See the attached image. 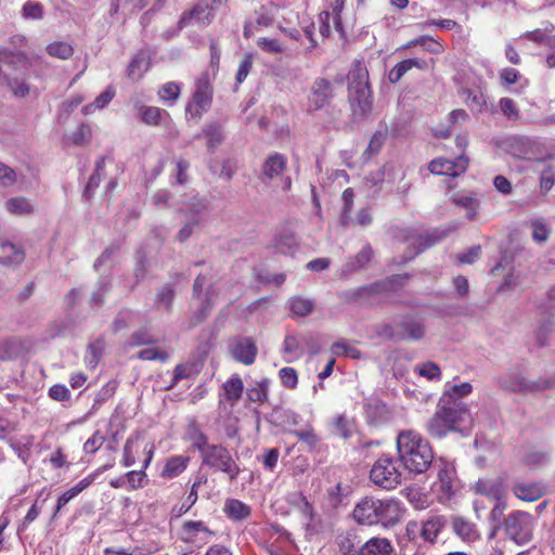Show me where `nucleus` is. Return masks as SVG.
Here are the masks:
<instances>
[{
    "mask_svg": "<svg viewBox=\"0 0 555 555\" xmlns=\"http://www.w3.org/2000/svg\"><path fill=\"white\" fill-rule=\"evenodd\" d=\"M514 494L522 501H537L544 493V487L539 483H518L513 489Z\"/></svg>",
    "mask_w": 555,
    "mask_h": 555,
    "instance_id": "473e14b6",
    "label": "nucleus"
},
{
    "mask_svg": "<svg viewBox=\"0 0 555 555\" xmlns=\"http://www.w3.org/2000/svg\"><path fill=\"white\" fill-rule=\"evenodd\" d=\"M367 78L369 75L365 68L358 67L352 72L349 102L352 117L356 120L364 119L372 111V91Z\"/></svg>",
    "mask_w": 555,
    "mask_h": 555,
    "instance_id": "20e7f679",
    "label": "nucleus"
},
{
    "mask_svg": "<svg viewBox=\"0 0 555 555\" xmlns=\"http://www.w3.org/2000/svg\"><path fill=\"white\" fill-rule=\"evenodd\" d=\"M156 339L144 328L135 331L129 338L128 345L131 347L152 345Z\"/></svg>",
    "mask_w": 555,
    "mask_h": 555,
    "instance_id": "13d9d810",
    "label": "nucleus"
},
{
    "mask_svg": "<svg viewBox=\"0 0 555 555\" xmlns=\"http://www.w3.org/2000/svg\"><path fill=\"white\" fill-rule=\"evenodd\" d=\"M149 68V61L144 53L137 54L130 62L127 68V75L129 78L137 80L142 77L143 73Z\"/></svg>",
    "mask_w": 555,
    "mask_h": 555,
    "instance_id": "37998d69",
    "label": "nucleus"
},
{
    "mask_svg": "<svg viewBox=\"0 0 555 555\" xmlns=\"http://www.w3.org/2000/svg\"><path fill=\"white\" fill-rule=\"evenodd\" d=\"M105 442V436L100 430L94 434L85 442L83 451L86 453L94 454Z\"/></svg>",
    "mask_w": 555,
    "mask_h": 555,
    "instance_id": "0e129e2a",
    "label": "nucleus"
},
{
    "mask_svg": "<svg viewBox=\"0 0 555 555\" xmlns=\"http://www.w3.org/2000/svg\"><path fill=\"white\" fill-rule=\"evenodd\" d=\"M211 18L212 14L208 4L204 1L198 2L193 7L192 10L182 13L178 22V29L181 30L182 28L188 26L192 21L198 24L208 25L211 22Z\"/></svg>",
    "mask_w": 555,
    "mask_h": 555,
    "instance_id": "6ab92c4d",
    "label": "nucleus"
},
{
    "mask_svg": "<svg viewBox=\"0 0 555 555\" xmlns=\"http://www.w3.org/2000/svg\"><path fill=\"white\" fill-rule=\"evenodd\" d=\"M182 541L192 543L197 546L205 545L209 542L210 538L215 534L209 530L201 520H189L182 526Z\"/></svg>",
    "mask_w": 555,
    "mask_h": 555,
    "instance_id": "4468645a",
    "label": "nucleus"
},
{
    "mask_svg": "<svg viewBox=\"0 0 555 555\" xmlns=\"http://www.w3.org/2000/svg\"><path fill=\"white\" fill-rule=\"evenodd\" d=\"M299 242L294 231L281 230L274 237L275 248L284 255H293L298 248Z\"/></svg>",
    "mask_w": 555,
    "mask_h": 555,
    "instance_id": "a878e982",
    "label": "nucleus"
},
{
    "mask_svg": "<svg viewBox=\"0 0 555 555\" xmlns=\"http://www.w3.org/2000/svg\"><path fill=\"white\" fill-rule=\"evenodd\" d=\"M398 328V340H421L426 334V327L424 322L411 314L402 318L397 324Z\"/></svg>",
    "mask_w": 555,
    "mask_h": 555,
    "instance_id": "2eb2a0df",
    "label": "nucleus"
},
{
    "mask_svg": "<svg viewBox=\"0 0 555 555\" xmlns=\"http://www.w3.org/2000/svg\"><path fill=\"white\" fill-rule=\"evenodd\" d=\"M409 279L408 274H396L392 275L388 282H376L366 286L359 287L354 291L352 297L354 299H371L375 295L385 294L390 289L389 284L397 283L403 285L405 280Z\"/></svg>",
    "mask_w": 555,
    "mask_h": 555,
    "instance_id": "f3484780",
    "label": "nucleus"
},
{
    "mask_svg": "<svg viewBox=\"0 0 555 555\" xmlns=\"http://www.w3.org/2000/svg\"><path fill=\"white\" fill-rule=\"evenodd\" d=\"M300 442L307 444L310 449H313L319 443V437L315 434L314 429L309 427L304 430H295L293 433Z\"/></svg>",
    "mask_w": 555,
    "mask_h": 555,
    "instance_id": "052dcab7",
    "label": "nucleus"
},
{
    "mask_svg": "<svg viewBox=\"0 0 555 555\" xmlns=\"http://www.w3.org/2000/svg\"><path fill=\"white\" fill-rule=\"evenodd\" d=\"M287 167V157L279 152L270 153L260 170L259 179L263 183H269L272 180L283 176Z\"/></svg>",
    "mask_w": 555,
    "mask_h": 555,
    "instance_id": "ddd939ff",
    "label": "nucleus"
},
{
    "mask_svg": "<svg viewBox=\"0 0 555 555\" xmlns=\"http://www.w3.org/2000/svg\"><path fill=\"white\" fill-rule=\"evenodd\" d=\"M115 96V90L112 87H108L102 93H100L93 103L87 104L82 107L81 112L83 115H90L95 112V109H101L105 107Z\"/></svg>",
    "mask_w": 555,
    "mask_h": 555,
    "instance_id": "a19ab883",
    "label": "nucleus"
},
{
    "mask_svg": "<svg viewBox=\"0 0 555 555\" xmlns=\"http://www.w3.org/2000/svg\"><path fill=\"white\" fill-rule=\"evenodd\" d=\"M279 374L285 387L294 389L297 386L298 376L295 369L286 366L281 369Z\"/></svg>",
    "mask_w": 555,
    "mask_h": 555,
    "instance_id": "774afa93",
    "label": "nucleus"
},
{
    "mask_svg": "<svg viewBox=\"0 0 555 555\" xmlns=\"http://www.w3.org/2000/svg\"><path fill=\"white\" fill-rule=\"evenodd\" d=\"M420 46L425 51L433 54H441L444 51L443 46L429 36H420L401 46L397 51L406 50L412 47Z\"/></svg>",
    "mask_w": 555,
    "mask_h": 555,
    "instance_id": "f704fd0d",
    "label": "nucleus"
},
{
    "mask_svg": "<svg viewBox=\"0 0 555 555\" xmlns=\"http://www.w3.org/2000/svg\"><path fill=\"white\" fill-rule=\"evenodd\" d=\"M496 380L500 388L516 393H535L552 388L550 379L541 377L537 380H529L517 367L501 374Z\"/></svg>",
    "mask_w": 555,
    "mask_h": 555,
    "instance_id": "423d86ee",
    "label": "nucleus"
},
{
    "mask_svg": "<svg viewBox=\"0 0 555 555\" xmlns=\"http://www.w3.org/2000/svg\"><path fill=\"white\" fill-rule=\"evenodd\" d=\"M206 284L207 279L205 275L199 274L196 276L193 284V300L196 308L189 319L190 328H193L204 322L216 304V298L218 296L216 285L209 284L208 287L204 289Z\"/></svg>",
    "mask_w": 555,
    "mask_h": 555,
    "instance_id": "39448f33",
    "label": "nucleus"
},
{
    "mask_svg": "<svg viewBox=\"0 0 555 555\" xmlns=\"http://www.w3.org/2000/svg\"><path fill=\"white\" fill-rule=\"evenodd\" d=\"M438 466V486L441 492V499L449 500L454 494L455 469L453 465L440 461Z\"/></svg>",
    "mask_w": 555,
    "mask_h": 555,
    "instance_id": "a211bd4d",
    "label": "nucleus"
},
{
    "mask_svg": "<svg viewBox=\"0 0 555 555\" xmlns=\"http://www.w3.org/2000/svg\"><path fill=\"white\" fill-rule=\"evenodd\" d=\"M414 371L428 380H440L442 375L439 365L433 361L416 365Z\"/></svg>",
    "mask_w": 555,
    "mask_h": 555,
    "instance_id": "49530a36",
    "label": "nucleus"
},
{
    "mask_svg": "<svg viewBox=\"0 0 555 555\" xmlns=\"http://www.w3.org/2000/svg\"><path fill=\"white\" fill-rule=\"evenodd\" d=\"M7 210L15 216H29L35 212V204L24 196L11 197L5 202Z\"/></svg>",
    "mask_w": 555,
    "mask_h": 555,
    "instance_id": "7c9ffc66",
    "label": "nucleus"
},
{
    "mask_svg": "<svg viewBox=\"0 0 555 555\" xmlns=\"http://www.w3.org/2000/svg\"><path fill=\"white\" fill-rule=\"evenodd\" d=\"M222 388H223L224 398L228 401L235 403L241 399V397L243 395V390H244L243 380L238 375H233L230 379H228L223 384Z\"/></svg>",
    "mask_w": 555,
    "mask_h": 555,
    "instance_id": "58836bf2",
    "label": "nucleus"
},
{
    "mask_svg": "<svg viewBox=\"0 0 555 555\" xmlns=\"http://www.w3.org/2000/svg\"><path fill=\"white\" fill-rule=\"evenodd\" d=\"M370 479L384 490L396 489L402 481L400 464L392 456L383 454L373 464Z\"/></svg>",
    "mask_w": 555,
    "mask_h": 555,
    "instance_id": "0eeeda50",
    "label": "nucleus"
},
{
    "mask_svg": "<svg viewBox=\"0 0 555 555\" xmlns=\"http://www.w3.org/2000/svg\"><path fill=\"white\" fill-rule=\"evenodd\" d=\"M202 460L204 465L227 474L231 480H235L241 472L229 450L221 444L206 448Z\"/></svg>",
    "mask_w": 555,
    "mask_h": 555,
    "instance_id": "1a4fd4ad",
    "label": "nucleus"
},
{
    "mask_svg": "<svg viewBox=\"0 0 555 555\" xmlns=\"http://www.w3.org/2000/svg\"><path fill=\"white\" fill-rule=\"evenodd\" d=\"M532 229V238L538 243H544L547 241L550 235L548 227L539 219H533L530 222Z\"/></svg>",
    "mask_w": 555,
    "mask_h": 555,
    "instance_id": "6e6d98bb",
    "label": "nucleus"
},
{
    "mask_svg": "<svg viewBox=\"0 0 555 555\" xmlns=\"http://www.w3.org/2000/svg\"><path fill=\"white\" fill-rule=\"evenodd\" d=\"M374 251L371 245L366 244L362 249L354 256L350 257L341 267V274L347 276L353 272L362 270L372 260Z\"/></svg>",
    "mask_w": 555,
    "mask_h": 555,
    "instance_id": "4be33fe9",
    "label": "nucleus"
},
{
    "mask_svg": "<svg viewBox=\"0 0 555 555\" xmlns=\"http://www.w3.org/2000/svg\"><path fill=\"white\" fill-rule=\"evenodd\" d=\"M91 127L87 124H81L72 134V141L77 146H83L91 140Z\"/></svg>",
    "mask_w": 555,
    "mask_h": 555,
    "instance_id": "4d7b16f0",
    "label": "nucleus"
},
{
    "mask_svg": "<svg viewBox=\"0 0 555 555\" xmlns=\"http://www.w3.org/2000/svg\"><path fill=\"white\" fill-rule=\"evenodd\" d=\"M190 461L188 455H173L167 459L160 476L167 479L178 477L186 469Z\"/></svg>",
    "mask_w": 555,
    "mask_h": 555,
    "instance_id": "cd10ccee",
    "label": "nucleus"
},
{
    "mask_svg": "<svg viewBox=\"0 0 555 555\" xmlns=\"http://www.w3.org/2000/svg\"><path fill=\"white\" fill-rule=\"evenodd\" d=\"M509 147L514 156L530 159L534 155V143L526 137H514L511 139Z\"/></svg>",
    "mask_w": 555,
    "mask_h": 555,
    "instance_id": "2f4dec72",
    "label": "nucleus"
},
{
    "mask_svg": "<svg viewBox=\"0 0 555 555\" xmlns=\"http://www.w3.org/2000/svg\"><path fill=\"white\" fill-rule=\"evenodd\" d=\"M469 159L464 154L453 160L439 157L429 163L428 169L434 175L459 177L466 171Z\"/></svg>",
    "mask_w": 555,
    "mask_h": 555,
    "instance_id": "f8f14e48",
    "label": "nucleus"
},
{
    "mask_svg": "<svg viewBox=\"0 0 555 555\" xmlns=\"http://www.w3.org/2000/svg\"><path fill=\"white\" fill-rule=\"evenodd\" d=\"M532 516L527 512L516 511L505 520V532L517 544H526L532 538Z\"/></svg>",
    "mask_w": 555,
    "mask_h": 555,
    "instance_id": "9b49d317",
    "label": "nucleus"
},
{
    "mask_svg": "<svg viewBox=\"0 0 555 555\" xmlns=\"http://www.w3.org/2000/svg\"><path fill=\"white\" fill-rule=\"evenodd\" d=\"M212 102V89L206 76H203L196 81V89L189 101L185 113L188 120L198 124L203 114L206 113Z\"/></svg>",
    "mask_w": 555,
    "mask_h": 555,
    "instance_id": "9d476101",
    "label": "nucleus"
},
{
    "mask_svg": "<svg viewBox=\"0 0 555 555\" xmlns=\"http://www.w3.org/2000/svg\"><path fill=\"white\" fill-rule=\"evenodd\" d=\"M524 37L535 43L544 44L548 48H555V26L547 24L544 28H538L527 31Z\"/></svg>",
    "mask_w": 555,
    "mask_h": 555,
    "instance_id": "c756f323",
    "label": "nucleus"
},
{
    "mask_svg": "<svg viewBox=\"0 0 555 555\" xmlns=\"http://www.w3.org/2000/svg\"><path fill=\"white\" fill-rule=\"evenodd\" d=\"M104 349V340L99 338L88 346L85 362L89 367H95L101 360Z\"/></svg>",
    "mask_w": 555,
    "mask_h": 555,
    "instance_id": "c03bdc74",
    "label": "nucleus"
},
{
    "mask_svg": "<svg viewBox=\"0 0 555 555\" xmlns=\"http://www.w3.org/2000/svg\"><path fill=\"white\" fill-rule=\"evenodd\" d=\"M405 514L403 504L398 499H376L365 496L352 511L354 521L361 526H379L392 528L402 521Z\"/></svg>",
    "mask_w": 555,
    "mask_h": 555,
    "instance_id": "f257e3e1",
    "label": "nucleus"
},
{
    "mask_svg": "<svg viewBox=\"0 0 555 555\" xmlns=\"http://www.w3.org/2000/svg\"><path fill=\"white\" fill-rule=\"evenodd\" d=\"M258 353V348L250 337L236 338L231 345L232 358L245 365H250L255 362Z\"/></svg>",
    "mask_w": 555,
    "mask_h": 555,
    "instance_id": "dca6fc26",
    "label": "nucleus"
},
{
    "mask_svg": "<svg viewBox=\"0 0 555 555\" xmlns=\"http://www.w3.org/2000/svg\"><path fill=\"white\" fill-rule=\"evenodd\" d=\"M366 417L372 423H380L388 418L387 405L377 397H370L364 402Z\"/></svg>",
    "mask_w": 555,
    "mask_h": 555,
    "instance_id": "393cba45",
    "label": "nucleus"
},
{
    "mask_svg": "<svg viewBox=\"0 0 555 555\" xmlns=\"http://www.w3.org/2000/svg\"><path fill=\"white\" fill-rule=\"evenodd\" d=\"M334 96L333 83L325 78H317L311 86L310 94L308 98L309 112L326 109L332 116L333 120L340 117V111L331 105Z\"/></svg>",
    "mask_w": 555,
    "mask_h": 555,
    "instance_id": "6e6552de",
    "label": "nucleus"
},
{
    "mask_svg": "<svg viewBox=\"0 0 555 555\" xmlns=\"http://www.w3.org/2000/svg\"><path fill=\"white\" fill-rule=\"evenodd\" d=\"M138 358L144 361L159 360L160 362H166L169 354L166 351H160L156 348H146L139 351Z\"/></svg>",
    "mask_w": 555,
    "mask_h": 555,
    "instance_id": "69168bd1",
    "label": "nucleus"
},
{
    "mask_svg": "<svg viewBox=\"0 0 555 555\" xmlns=\"http://www.w3.org/2000/svg\"><path fill=\"white\" fill-rule=\"evenodd\" d=\"M268 380H262L257 387L248 390L247 396L254 402L263 403L268 399Z\"/></svg>",
    "mask_w": 555,
    "mask_h": 555,
    "instance_id": "680f3d73",
    "label": "nucleus"
},
{
    "mask_svg": "<svg viewBox=\"0 0 555 555\" xmlns=\"http://www.w3.org/2000/svg\"><path fill=\"white\" fill-rule=\"evenodd\" d=\"M412 68H417L420 70H427L429 68V64L426 60L421 57L406 59L399 63H397L387 75L388 81L390 83H398L401 78Z\"/></svg>",
    "mask_w": 555,
    "mask_h": 555,
    "instance_id": "aec40b11",
    "label": "nucleus"
},
{
    "mask_svg": "<svg viewBox=\"0 0 555 555\" xmlns=\"http://www.w3.org/2000/svg\"><path fill=\"white\" fill-rule=\"evenodd\" d=\"M397 451L401 464L414 474L425 473L434 461V452L429 442L412 429L398 434Z\"/></svg>",
    "mask_w": 555,
    "mask_h": 555,
    "instance_id": "7ed1b4c3",
    "label": "nucleus"
},
{
    "mask_svg": "<svg viewBox=\"0 0 555 555\" xmlns=\"http://www.w3.org/2000/svg\"><path fill=\"white\" fill-rule=\"evenodd\" d=\"M356 539L357 534L354 532L338 535L336 542L339 552L343 555H357Z\"/></svg>",
    "mask_w": 555,
    "mask_h": 555,
    "instance_id": "a18cd8bd",
    "label": "nucleus"
},
{
    "mask_svg": "<svg viewBox=\"0 0 555 555\" xmlns=\"http://www.w3.org/2000/svg\"><path fill=\"white\" fill-rule=\"evenodd\" d=\"M203 134L207 139V147L210 152H214L223 140L221 126L216 122L205 126Z\"/></svg>",
    "mask_w": 555,
    "mask_h": 555,
    "instance_id": "79ce46f5",
    "label": "nucleus"
},
{
    "mask_svg": "<svg viewBox=\"0 0 555 555\" xmlns=\"http://www.w3.org/2000/svg\"><path fill=\"white\" fill-rule=\"evenodd\" d=\"M287 306L294 317L302 318L312 313L315 302L310 298L294 296L288 299Z\"/></svg>",
    "mask_w": 555,
    "mask_h": 555,
    "instance_id": "72a5a7b5",
    "label": "nucleus"
},
{
    "mask_svg": "<svg viewBox=\"0 0 555 555\" xmlns=\"http://www.w3.org/2000/svg\"><path fill=\"white\" fill-rule=\"evenodd\" d=\"M473 418L463 402H455L449 395H442L434 415L426 423L427 433L442 438L451 431L464 433L472 427Z\"/></svg>",
    "mask_w": 555,
    "mask_h": 555,
    "instance_id": "f03ea898",
    "label": "nucleus"
},
{
    "mask_svg": "<svg viewBox=\"0 0 555 555\" xmlns=\"http://www.w3.org/2000/svg\"><path fill=\"white\" fill-rule=\"evenodd\" d=\"M176 293L172 285L166 284L159 288L156 295L155 304L157 306H164L167 311H170Z\"/></svg>",
    "mask_w": 555,
    "mask_h": 555,
    "instance_id": "864d4df0",
    "label": "nucleus"
},
{
    "mask_svg": "<svg viewBox=\"0 0 555 555\" xmlns=\"http://www.w3.org/2000/svg\"><path fill=\"white\" fill-rule=\"evenodd\" d=\"M333 433L344 439H348L352 434V422L344 414H339L333 420Z\"/></svg>",
    "mask_w": 555,
    "mask_h": 555,
    "instance_id": "3c124183",
    "label": "nucleus"
},
{
    "mask_svg": "<svg viewBox=\"0 0 555 555\" xmlns=\"http://www.w3.org/2000/svg\"><path fill=\"white\" fill-rule=\"evenodd\" d=\"M395 547L391 541L385 537H372L364 542L357 552V555H391Z\"/></svg>",
    "mask_w": 555,
    "mask_h": 555,
    "instance_id": "412c9836",
    "label": "nucleus"
},
{
    "mask_svg": "<svg viewBox=\"0 0 555 555\" xmlns=\"http://www.w3.org/2000/svg\"><path fill=\"white\" fill-rule=\"evenodd\" d=\"M186 436L189 440L192 442V446L196 448L201 454H203L206 448H209L211 444L208 443L207 436L203 433L195 421H192L186 428Z\"/></svg>",
    "mask_w": 555,
    "mask_h": 555,
    "instance_id": "e433bc0d",
    "label": "nucleus"
},
{
    "mask_svg": "<svg viewBox=\"0 0 555 555\" xmlns=\"http://www.w3.org/2000/svg\"><path fill=\"white\" fill-rule=\"evenodd\" d=\"M447 525V519L442 515H433L428 517L422 525L421 537L430 543H434L438 534Z\"/></svg>",
    "mask_w": 555,
    "mask_h": 555,
    "instance_id": "b1692460",
    "label": "nucleus"
},
{
    "mask_svg": "<svg viewBox=\"0 0 555 555\" xmlns=\"http://www.w3.org/2000/svg\"><path fill=\"white\" fill-rule=\"evenodd\" d=\"M112 288V279L109 276H101L93 293L91 294L90 302L92 306L101 307L104 304L106 295Z\"/></svg>",
    "mask_w": 555,
    "mask_h": 555,
    "instance_id": "ea45409f",
    "label": "nucleus"
},
{
    "mask_svg": "<svg viewBox=\"0 0 555 555\" xmlns=\"http://www.w3.org/2000/svg\"><path fill=\"white\" fill-rule=\"evenodd\" d=\"M165 116H168V113L159 107L146 105H141L139 107L140 120L145 125L158 126Z\"/></svg>",
    "mask_w": 555,
    "mask_h": 555,
    "instance_id": "4c0bfd02",
    "label": "nucleus"
},
{
    "mask_svg": "<svg viewBox=\"0 0 555 555\" xmlns=\"http://www.w3.org/2000/svg\"><path fill=\"white\" fill-rule=\"evenodd\" d=\"M16 180V172L0 162V188H10L15 184Z\"/></svg>",
    "mask_w": 555,
    "mask_h": 555,
    "instance_id": "e2e57ef3",
    "label": "nucleus"
},
{
    "mask_svg": "<svg viewBox=\"0 0 555 555\" xmlns=\"http://www.w3.org/2000/svg\"><path fill=\"white\" fill-rule=\"evenodd\" d=\"M283 351L286 354L299 358L304 353L301 335H287L284 338Z\"/></svg>",
    "mask_w": 555,
    "mask_h": 555,
    "instance_id": "09e8293b",
    "label": "nucleus"
},
{
    "mask_svg": "<svg viewBox=\"0 0 555 555\" xmlns=\"http://www.w3.org/2000/svg\"><path fill=\"white\" fill-rule=\"evenodd\" d=\"M475 489L477 493L495 501H501L505 494L503 483L500 479H480L476 482Z\"/></svg>",
    "mask_w": 555,
    "mask_h": 555,
    "instance_id": "bb28decb",
    "label": "nucleus"
},
{
    "mask_svg": "<svg viewBox=\"0 0 555 555\" xmlns=\"http://www.w3.org/2000/svg\"><path fill=\"white\" fill-rule=\"evenodd\" d=\"M452 527L454 533L464 541H474L478 538L475 525L463 517H454Z\"/></svg>",
    "mask_w": 555,
    "mask_h": 555,
    "instance_id": "c9c22d12",
    "label": "nucleus"
},
{
    "mask_svg": "<svg viewBox=\"0 0 555 555\" xmlns=\"http://www.w3.org/2000/svg\"><path fill=\"white\" fill-rule=\"evenodd\" d=\"M158 94L164 101H175L180 95V87L176 82H167L160 88Z\"/></svg>",
    "mask_w": 555,
    "mask_h": 555,
    "instance_id": "338daca9",
    "label": "nucleus"
},
{
    "mask_svg": "<svg viewBox=\"0 0 555 555\" xmlns=\"http://www.w3.org/2000/svg\"><path fill=\"white\" fill-rule=\"evenodd\" d=\"M437 242V238L433 237V235H418L412 238L411 245L414 247V250L410 253L406 257L408 260L413 259L418 253L424 249L433 246Z\"/></svg>",
    "mask_w": 555,
    "mask_h": 555,
    "instance_id": "5fc2aeb1",
    "label": "nucleus"
},
{
    "mask_svg": "<svg viewBox=\"0 0 555 555\" xmlns=\"http://www.w3.org/2000/svg\"><path fill=\"white\" fill-rule=\"evenodd\" d=\"M473 390V387L469 383H463L461 385H454L449 389H446L442 395H449L451 399L455 402H462L460 399L468 396Z\"/></svg>",
    "mask_w": 555,
    "mask_h": 555,
    "instance_id": "bf43d9fd",
    "label": "nucleus"
},
{
    "mask_svg": "<svg viewBox=\"0 0 555 555\" xmlns=\"http://www.w3.org/2000/svg\"><path fill=\"white\" fill-rule=\"evenodd\" d=\"M500 109L503 116L509 121H517L520 118V111L516 102L511 98H502L499 101Z\"/></svg>",
    "mask_w": 555,
    "mask_h": 555,
    "instance_id": "8fccbe9b",
    "label": "nucleus"
},
{
    "mask_svg": "<svg viewBox=\"0 0 555 555\" xmlns=\"http://www.w3.org/2000/svg\"><path fill=\"white\" fill-rule=\"evenodd\" d=\"M25 259L24 248L9 241H0V262L20 264Z\"/></svg>",
    "mask_w": 555,
    "mask_h": 555,
    "instance_id": "5701e85b",
    "label": "nucleus"
},
{
    "mask_svg": "<svg viewBox=\"0 0 555 555\" xmlns=\"http://www.w3.org/2000/svg\"><path fill=\"white\" fill-rule=\"evenodd\" d=\"M453 202L455 205L467 210L466 217L468 220H474L476 218L477 210L479 208L478 199L462 195L454 197Z\"/></svg>",
    "mask_w": 555,
    "mask_h": 555,
    "instance_id": "603ef678",
    "label": "nucleus"
},
{
    "mask_svg": "<svg viewBox=\"0 0 555 555\" xmlns=\"http://www.w3.org/2000/svg\"><path fill=\"white\" fill-rule=\"evenodd\" d=\"M223 512L230 519L241 521L250 516L251 508L237 499H228L224 503Z\"/></svg>",
    "mask_w": 555,
    "mask_h": 555,
    "instance_id": "c85d7f7f",
    "label": "nucleus"
},
{
    "mask_svg": "<svg viewBox=\"0 0 555 555\" xmlns=\"http://www.w3.org/2000/svg\"><path fill=\"white\" fill-rule=\"evenodd\" d=\"M47 52L50 56L67 60L73 55L74 49L67 42L55 41L47 47Z\"/></svg>",
    "mask_w": 555,
    "mask_h": 555,
    "instance_id": "de8ad7c7",
    "label": "nucleus"
}]
</instances>
